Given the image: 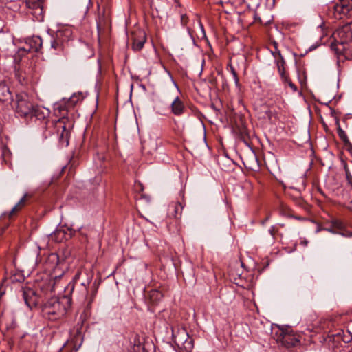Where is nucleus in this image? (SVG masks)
<instances>
[{"label": "nucleus", "instance_id": "obj_1", "mask_svg": "<svg viewBox=\"0 0 352 352\" xmlns=\"http://www.w3.org/2000/svg\"><path fill=\"white\" fill-rule=\"evenodd\" d=\"M331 50L346 56L352 54V21L338 28L333 34Z\"/></svg>", "mask_w": 352, "mask_h": 352}, {"label": "nucleus", "instance_id": "obj_2", "mask_svg": "<svg viewBox=\"0 0 352 352\" xmlns=\"http://www.w3.org/2000/svg\"><path fill=\"white\" fill-rule=\"evenodd\" d=\"M70 305L71 300L65 296L60 298H52L44 304L43 316L50 320L59 319L66 314Z\"/></svg>", "mask_w": 352, "mask_h": 352}, {"label": "nucleus", "instance_id": "obj_3", "mask_svg": "<svg viewBox=\"0 0 352 352\" xmlns=\"http://www.w3.org/2000/svg\"><path fill=\"white\" fill-rule=\"evenodd\" d=\"M174 343L183 352H190L194 347L193 339L189 336L184 328L172 329Z\"/></svg>", "mask_w": 352, "mask_h": 352}, {"label": "nucleus", "instance_id": "obj_4", "mask_svg": "<svg viewBox=\"0 0 352 352\" xmlns=\"http://www.w3.org/2000/svg\"><path fill=\"white\" fill-rule=\"evenodd\" d=\"M72 35L73 32L70 27H62L52 36L51 47L56 51L63 50L65 45L72 39Z\"/></svg>", "mask_w": 352, "mask_h": 352}, {"label": "nucleus", "instance_id": "obj_5", "mask_svg": "<svg viewBox=\"0 0 352 352\" xmlns=\"http://www.w3.org/2000/svg\"><path fill=\"white\" fill-rule=\"evenodd\" d=\"M275 336L276 341L287 348L295 346L300 342L299 336L289 329L278 327Z\"/></svg>", "mask_w": 352, "mask_h": 352}, {"label": "nucleus", "instance_id": "obj_6", "mask_svg": "<svg viewBox=\"0 0 352 352\" xmlns=\"http://www.w3.org/2000/svg\"><path fill=\"white\" fill-rule=\"evenodd\" d=\"M34 105L27 94H20L16 95L14 108L16 113L19 116L29 117L32 109H34Z\"/></svg>", "mask_w": 352, "mask_h": 352}, {"label": "nucleus", "instance_id": "obj_7", "mask_svg": "<svg viewBox=\"0 0 352 352\" xmlns=\"http://www.w3.org/2000/svg\"><path fill=\"white\" fill-rule=\"evenodd\" d=\"M329 8L334 18L341 19L352 10V0H338Z\"/></svg>", "mask_w": 352, "mask_h": 352}, {"label": "nucleus", "instance_id": "obj_8", "mask_svg": "<svg viewBox=\"0 0 352 352\" xmlns=\"http://www.w3.org/2000/svg\"><path fill=\"white\" fill-rule=\"evenodd\" d=\"M132 49L134 51L141 50L146 41L145 32L142 30H137L131 33Z\"/></svg>", "mask_w": 352, "mask_h": 352}, {"label": "nucleus", "instance_id": "obj_9", "mask_svg": "<svg viewBox=\"0 0 352 352\" xmlns=\"http://www.w3.org/2000/svg\"><path fill=\"white\" fill-rule=\"evenodd\" d=\"M184 205L179 201L172 202L169 204L168 208V216L170 218L178 220L182 217Z\"/></svg>", "mask_w": 352, "mask_h": 352}, {"label": "nucleus", "instance_id": "obj_10", "mask_svg": "<svg viewBox=\"0 0 352 352\" xmlns=\"http://www.w3.org/2000/svg\"><path fill=\"white\" fill-rule=\"evenodd\" d=\"M23 298L25 304L30 309L36 307L38 303V298L36 294V292L30 288L24 290Z\"/></svg>", "mask_w": 352, "mask_h": 352}, {"label": "nucleus", "instance_id": "obj_11", "mask_svg": "<svg viewBox=\"0 0 352 352\" xmlns=\"http://www.w3.org/2000/svg\"><path fill=\"white\" fill-rule=\"evenodd\" d=\"M42 46V39L39 36H33L29 38L23 50L26 52H38Z\"/></svg>", "mask_w": 352, "mask_h": 352}, {"label": "nucleus", "instance_id": "obj_12", "mask_svg": "<svg viewBox=\"0 0 352 352\" xmlns=\"http://www.w3.org/2000/svg\"><path fill=\"white\" fill-rule=\"evenodd\" d=\"M50 111L48 109L34 104V109H32L29 117H35L37 120H45L50 116Z\"/></svg>", "mask_w": 352, "mask_h": 352}, {"label": "nucleus", "instance_id": "obj_13", "mask_svg": "<svg viewBox=\"0 0 352 352\" xmlns=\"http://www.w3.org/2000/svg\"><path fill=\"white\" fill-rule=\"evenodd\" d=\"M170 109L171 112L176 116H182L186 110L185 105L179 96L175 98L171 102Z\"/></svg>", "mask_w": 352, "mask_h": 352}, {"label": "nucleus", "instance_id": "obj_14", "mask_svg": "<svg viewBox=\"0 0 352 352\" xmlns=\"http://www.w3.org/2000/svg\"><path fill=\"white\" fill-rule=\"evenodd\" d=\"M82 274H84L86 276L87 278L85 280L80 282V285L84 286L85 292L87 294V287L89 285V283L91 280V276H89L87 273V272H85L83 269H80L78 270V272L75 274V276L73 278V280L76 283H77L78 281H80V276H82Z\"/></svg>", "mask_w": 352, "mask_h": 352}, {"label": "nucleus", "instance_id": "obj_15", "mask_svg": "<svg viewBox=\"0 0 352 352\" xmlns=\"http://www.w3.org/2000/svg\"><path fill=\"white\" fill-rule=\"evenodd\" d=\"M30 197L31 195L30 194H24V195L19 200V201L12 208V210L10 212L9 217H11L16 212L21 210L25 206L27 200Z\"/></svg>", "mask_w": 352, "mask_h": 352}, {"label": "nucleus", "instance_id": "obj_16", "mask_svg": "<svg viewBox=\"0 0 352 352\" xmlns=\"http://www.w3.org/2000/svg\"><path fill=\"white\" fill-rule=\"evenodd\" d=\"M142 340L143 339L138 335L134 337L133 352H148Z\"/></svg>", "mask_w": 352, "mask_h": 352}, {"label": "nucleus", "instance_id": "obj_17", "mask_svg": "<svg viewBox=\"0 0 352 352\" xmlns=\"http://www.w3.org/2000/svg\"><path fill=\"white\" fill-rule=\"evenodd\" d=\"M12 94L9 87L4 82H0V102H6L11 99Z\"/></svg>", "mask_w": 352, "mask_h": 352}, {"label": "nucleus", "instance_id": "obj_18", "mask_svg": "<svg viewBox=\"0 0 352 352\" xmlns=\"http://www.w3.org/2000/svg\"><path fill=\"white\" fill-rule=\"evenodd\" d=\"M285 60L283 58H281V60H276V65L278 68V72L280 76L281 80L283 81L288 80V75L285 73Z\"/></svg>", "mask_w": 352, "mask_h": 352}, {"label": "nucleus", "instance_id": "obj_19", "mask_svg": "<svg viewBox=\"0 0 352 352\" xmlns=\"http://www.w3.org/2000/svg\"><path fill=\"white\" fill-rule=\"evenodd\" d=\"M338 133L340 138L344 142L345 144L350 143L346 133L340 127H339L338 129Z\"/></svg>", "mask_w": 352, "mask_h": 352}, {"label": "nucleus", "instance_id": "obj_20", "mask_svg": "<svg viewBox=\"0 0 352 352\" xmlns=\"http://www.w3.org/2000/svg\"><path fill=\"white\" fill-rule=\"evenodd\" d=\"M150 298L152 301L159 300L162 298V294L157 290H153L150 293Z\"/></svg>", "mask_w": 352, "mask_h": 352}, {"label": "nucleus", "instance_id": "obj_21", "mask_svg": "<svg viewBox=\"0 0 352 352\" xmlns=\"http://www.w3.org/2000/svg\"><path fill=\"white\" fill-rule=\"evenodd\" d=\"M63 131L60 136V139L63 144L65 143V145L67 146L69 144V140H68V137H67L68 131H66L65 126H63Z\"/></svg>", "mask_w": 352, "mask_h": 352}, {"label": "nucleus", "instance_id": "obj_22", "mask_svg": "<svg viewBox=\"0 0 352 352\" xmlns=\"http://www.w3.org/2000/svg\"><path fill=\"white\" fill-rule=\"evenodd\" d=\"M333 225L335 227L340 230H342L345 228L344 223L340 220H335L333 221Z\"/></svg>", "mask_w": 352, "mask_h": 352}, {"label": "nucleus", "instance_id": "obj_23", "mask_svg": "<svg viewBox=\"0 0 352 352\" xmlns=\"http://www.w3.org/2000/svg\"><path fill=\"white\" fill-rule=\"evenodd\" d=\"M344 170L346 179L352 185V175L346 166H344Z\"/></svg>", "mask_w": 352, "mask_h": 352}, {"label": "nucleus", "instance_id": "obj_24", "mask_svg": "<svg viewBox=\"0 0 352 352\" xmlns=\"http://www.w3.org/2000/svg\"><path fill=\"white\" fill-rule=\"evenodd\" d=\"M272 54L276 60H281V58H283L281 55V53L279 50H276L275 52H272Z\"/></svg>", "mask_w": 352, "mask_h": 352}, {"label": "nucleus", "instance_id": "obj_25", "mask_svg": "<svg viewBox=\"0 0 352 352\" xmlns=\"http://www.w3.org/2000/svg\"><path fill=\"white\" fill-rule=\"evenodd\" d=\"M284 82H287L288 84V85L291 87V89L294 91H296L297 90V87L289 80V78H288V80L287 81H283Z\"/></svg>", "mask_w": 352, "mask_h": 352}, {"label": "nucleus", "instance_id": "obj_26", "mask_svg": "<svg viewBox=\"0 0 352 352\" xmlns=\"http://www.w3.org/2000/svg\"><path fill=\"white\" fill-rule=\"evenodd\" d=\"M15 75H16V76L18 78V79H19V80L20 82H21V80H22V79H23V80H24V77H23V76L19 73V71H16V70Z\"/></svg>", "mask_w": 352, "mask_h": 352}, {"label": "nucleus", "instance_id": "obj_27", "mask_svg": "<svg viewBox=\"0 0 352 352\" xmlns=\"http://www.w3.org/2000/svg\"><path fill=\"white\" fill-rule=\"evenodd\" d=\"M232 73L234 77V80H235V82L236 83H237L239 82V78L237 77V74H236V72H235L234 69L232 67Z\"/></svg>", "mask_w": 352, "mask_h": 352}, {"label": "nucleus", "instance_id": "obj_28", "mask_svg": "<svg viewBox=\"0 0 352 352\" xmlns=\"http://www.w3.org/2000/svg\"><path fill=\"white\" fill-rule=\"evenodd\" d=\"M95 293H96V292H94L92 294V295H91V298H90V300H89L88 306L91 304V301L94 300V296H95Z\"/></svg>", "mask_w": 352, "mask_h": 352}, {"label": "nucleus", "instance_id": "obj_29", "mask_svg": "<svg viewBox=\"0 0 352 352\" xmlns=\"http://www.w3.org/2000/svg\"><path fill=\"white\" fill-rule=\"evenodd\" d=\"M71 100H72V102H74V97H72V98H71Z\"/></svg>", "mask_w": 352, "mask_h": 352}, {"label": "nucleus", "instance_id": "obj_30", "mask_svg": "<svg viewBox=\"0 0 352 352\" xmlns=\"http://www.w3.org/2000/svg\"><path fill=\"white\" fill-rule=\"evenodd\" d=\"M350 209L352 210V206H350Z\"/></svg>", "mask_w": 352, "mask_h": 352}, {"label": "nucleus", "instance_id": "obj_31", "mask_svg": "<svg viewBox=\"0 0 352 352\" xmlns=\"http://www.w3.org/2000/svg\"><path fill=\"white\" fill-rule=\"evenodd\" d=\"M351 204H352V201H351Z\"/></svg>", "mask_w": 352, "mask_h": 352}]
</instances>
